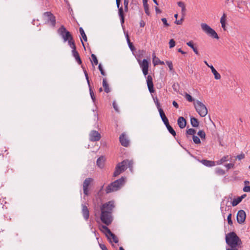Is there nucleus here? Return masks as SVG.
<instances>
[{"label": "nucleus", "instance_id": "nucleus-1", "mask_svg": "<svg viewBox=\"0 0 250 250\" xmlns=\"http://www.w3.org/2000/svg\"><path fill=\"white\" fill-rule=\"evenodd\" d=\"M114 208V204L111 201L105 203L101 207L100 219L106 226L110 225L113 221L112 212Z\"/></svg>", "mask_w": 250, "mask_h": 250}, {"label": "nucleus", "instance_id": "nucleus-2", "mask_svg": "<svg viewBox=\"0 0 250 250\" xmlns=\"http://www.w3.org/2000/svg\"><path fill=\"white\" fill-rule=\"evenodd\" d=\"M226 242L229 247H239L242 241L234 232H231L226 235Z\"/></svg>", "mask_w": 250, "mask_h": 250}, {"label": "nucleus", "instance_id": "nucleus-3", "mask_svg": "<svg viewBox=\"0 0 250 250\" xmlns=\"http://www.w3.org/2000/svg\"><path fill=\"white\" fill-rule=\"evenodd\" d=\"M125 180L124 177H122L119 179L110 183L106 188V193H109L119 190L124 186Z\"/></svg>", "mask_w": 250, "mask_h": 250}, {"label": "nucleus", "instance_id": "nucleus-4", "mask_svg": "<svg viewBox=\"0 0 250 250\" xmlns=\"http://www.w3.org/2000/svg\"><path fill=\"white\" fill-rule=\"evenodd\" d=\"M196 111L202 117H205L208 114V109L206 106L199 100H196L193 103Z\"/></svg>", "mask_w": 250, "mask_h": 250}, {"label": "nucleus", "instance_id": "nucleus-5", "mask_svg": "<svg viewBox=\"0 0 250 250\" xmlns=\"http://www.w3.org/2000/svg\"><path fill=\"white\" fill-rule=\"evenodd\" d=\"M202 29L208 35L211 37L218 39L219 37L217 33L206 23H202L201 24Z\"/></svg>", "mask_w": 250, "mask_h": 250}, {"label": "nucleus", "instance_id": "nucleus-6", "mask_svg": "<svg viewBox=\"0 0 250 250\" xmlns=\"http://www.w3.org/2000/svg\"><path fill=\"white\" fill-rule=\"evenodd\" d=\"M58 33L62 37L64 42H67L69 39L72 37L70 32L68 31L63 25H62L58 29Z\"/></svg>", "mask_w": 250, "mask_h": 250}, {"label": "nucleus", "instance_id": "nucleus-7", "mask_svg": "<svg viewBox=\"0 0 250 250\" xmlns=\"http://www.w3.org/2000/svg\"><path fill=\"white\" fill-rule=\"evenodd\" d=\"M43 17L48 24H50L53 27L56 24V18L50 12H46L43 13Z\"/></svg>", "mask_w": 250, "mask_h": 250}, {"label": "nucleus", "instance_id": "nucleus-8", "mask_svg": "<svg viewBox=\"0 0 250 250\" xmlns=\"http://www.w3.org/2000/svg\"><path fill=\"white\" fill-rule=\"evenodd\" d=\"M125 169V160L119 163L116 167L113 174V177H116L120 175Z\"/></svg>", "mask_w": 250, "mask_h": 250}, {"label": "nucleus", "instance_id": "nucleus-9", "mask_svg": "<svg viewBox=\"0 0 250 250\" xmlns=\"http://www.w3.org/2000/svg\"><path fill=\"white\" fill-rule=\"evenodd\" d=\"M116 1L117 6L119 9V15L120 17L122 26L124 32V33H125V28L124 27V21H125L124 10L122 6L120 7L121 0H116Z\"/></svg>", "mask_w": 250, "mask_h": 250}, {"label": "nucleus", "instance_id": "nucleus-10", "mask_svg": "<svg viewBox=\"0 0 250 250\" xmlns=\"http://www.w3.org/2000/svg\"><path fill=\"white\" fill-rule=\"evenodd\" d=\"M89 140L91 142H97L100 140L101 134L97 131L92 130L89 133Z\"/></svg>", "mask_w": 250, "mask_h": 250}, {"label": "nucleus", "instance_id": "nucleus-11", "mask_svg": "<svg viewBox=\"0 0 250 250\" xmlns=\"http://www.w3.org/2000/svg\"><path fill=\"white\" fill-rule=\"evenodd\" d=\"M92 181V179L90 178H87L85 179L83 183V193L85 195L87 196L89 194L88 187L90 185V183Z\"/></svg>", "mask_w": 250, "mask_h": 250}, {"label": "nucleus", "instance_id": "nucleus-12", "mask_svg": "<svg viewBox=\"0 0 250 250\" xmlns=\"http://www.w3.org/2000/svg\"><path fill=\"white\" fill-rule=\"evenodd\" d=\"M246 214L244 210H240L237 213V221L238 223L241 224L244 223L246 220Z\"/></svg>", "mask_w": 250, "mask_h": 250}, {"label": "nucleus", "instance_id": "nucleus-13", "mask_svg": "<svg viewBox=\"0 0 250 250\" xmlns=\"http://www.w3.org/2000/svg\"><path fill=\"white\" fill-rule=\"evenodd\" d=\"M141 67L144 75L146 76L148 73V62L146 59H144L141 63H140Z\"/></svg>", "mask_w": 250, "mask_h": 250}, {"label": "nucleus", "instance_id": "nucleus-14", "mask_svg": "<svg viewBox=\"0 0 250 250\" xmlns=\"http://www.w3.org/2000/svg\"><path fill=\"white\" fill-rule=\"evenodd\" d=\"M83 72H84V75L85 76V78L87 80V83L89 86V92H90L91 98L93 102H95L96 101V97L95 96L94 93L90 86L88 74L85 70H83Z\"/></svg>", "mask_w": 250, "mask_h": 250}, {"label": "nucleus", "instance_id": "nucleus-15", "mask_svg": "<svg viewBox=\"0 0 250 250\" xmlns=\"http://www.w3.org/2000/svg\"><path fill=\"white\" fill-rule=\"evenodd\" d=\"M146 83L149 92L151 93H153L154 92L153 83L152 81V78L150 75H148L147 77Z\"/></svg>", "mask_w": 250, "mask_h": 250}, {"label": "nucleus", "instance_id": "nucleus-16", "mask_svg": "<svg viewBox=\"0 0 250 250\" xmlns=\"http://www.w3.org/2000/svg\"><path fill=\"white\" fill-rule=\"evenodd\" d=\"M82 212L83 218L87 220L89 217V211L88 208L85 205L82 204Z\"/></svg>", "mask_w": 250, "mask_h": 250}, {"label": "nucleus", "instance_id": "nucleus-17", "mask_svg": "<svg viewBox=\"0 0 250 250\" xmlns=\"http://www.w3.org/2000/svg\"><path fill=\"white\" fill-rule=\"evenodd\" d=\"M106 236L110 243L114 242L115 243H117L118 242V239L117 237L111 231H110V233H109Z\"/></svg>", "mask_w": 250, "mask_h": 250}, {"label": "nucleus", "instance_id": "nucleus-18", "mask_svg": "<svg viewBox=\"0 0 250 250\" xmlns=\"http://www.w3.org/2000/svg\"><path fill=\"white\" fill-rule=\"evenodd\" d=\"M177 124L181 128H184L186 127L187 122L186 119L183 117H180L178 119Z\"/></svg>", "mask_w": 250, "mask_h": 250}, {"label": "nucleus", "instance_id": "nucleus-19", "mask_svg": "<svg viewBox=\"0 0 250 250\" xmlns=\"http://www.w3.org/2000/svg\"><path fill=\"white\" fill-rule=\"evenodd\" d=\"M226 22H227V16L225 13H223V15L220 19V23L221 26L224 31H226Z\"/></svg>", "mask_w": 250, "mask_h": 250}, {"label": "nucleus", "instance_id": "nucleus-20", "mask_svg": "<svg viewBox=\"0 0 250 250\" xmlns=\"http://www.w3.org/2000/svg\"><path fill=\"white\" fill-rule=\"evenodd\" d=\"M72 53L73 56L75 58V60L79 64H81L82 63V62L80 58L79 53L76 50V48L72 50Z\"/></svg>", "mask_w": 250, "mask_h": 250}, {"label": "nucleus", "instance_id": "nucleus-21", "mask_svg": "<svg viewBox=\"0 0 250 250\" xmlns=\"http://www.w3.org/2000/svg\"><path fill=\"white\" fill-rule=\"evenodd\" d=\"M105 160V159L104 156H100L99 158H98L97 160L96 163L97 166L101 168H103L104 167Z\"/></svg>", "mask_w": 250, "mask_h": 250}, {"label": "nucleus", "instance_id": "nucleus-22", "mask_svg": "<svg viewBox=\"0 0 250 250\" xmlns=\"http://www.w3.org/2000/svg\"><path fill=\"white\" fill-rule=\"evenodd\" d=\"M159 114L164 124L165 125H167V124L168 125V124H169L168 120L166 116V115L162 108L159 109Z\"/></svg>", "mask_w": 250, "mask_h": 250}, {"label": "nucleus", "instance_id": "nucleus-23", "mask_svg": "<svg viewBox=\"0 0 250 250\" xmlns=\"http://www.w3.org/2000/svg\"><path fill=\"white\" fill-rule=\"evenodd\" d=\"M237 7L240 9V12H244V7H247V3L246 1L241 0L238 2Z\"/></svg>", "mask_w": 250, "mask_h": 250}, {"label": "nucleus", "instance_id": "nucleus-24", "mask_svg": "<svg viewBox=\"0 0 250 250\" xmlns=\"http://www.w3.org/2000/svg\"><path fill=\"white\" fill-rule=\"evenodd\" d=\"M201 162L204 165L208 167H213L216 165V162L207 160H202Z\"/></svg>", "mask_w": 250, "mask_h": 250}, {"label": "nucleus", "instance_id": "nucleus-25", "mask_svg": "<svg viewBox=\"0 0 250 250\" xmlns=\"http://www.w3.org/2000/svg\"><path fill=\"white\" fill-rule=\"evenodd\" d=\"M231 158L229 155H226L223 156L220 160L216 162L217 165H220L223 163L229 161Z\"/></svg>", "mask_w": 250, "mask_h": 250}, {"label": "nucleus", "instance_id": "nucleus-26", "mask_svg": "<svg viewBox=\"0 0 250 250\" xmlns=\"http://www.w3.org/2000/svg\"><path fill=\"white\" fill-rule=\"evenodd\" d=\"M152 56L154 65H156L159 64L161 65L164 64V62L163 61H161L158 58L156 57L154 54H153Z\"/></svg>", "mask_w": 250, "mask_h": 250}, {"label": "nucleus", "instance_id": "nucleus-27", "mask_svg": "<svg viewBox=\"0 0 250 250\" xmlns=\"http://www.w3.org/2000/svg\"><path fill=\"white\" fill-rule=\"evenodd\" d=\"M103 86L104 88V91L106 93H109L110 91V88L109 87V85L106 81V79L104 78L103 80Z\"/></svg>", "mask_w": 250, "mask_h": 250}, {"label": "nucleus", "instance_id": "nucleus-28", "mask_svg": "<svg viewBox=\"0 0 250 250\" xmlns=\"http://www.w3.org/2000/svg\"><path fill=\"white\" fill-rule=\"evenodd\" d=\"M126 41H127V43H128V46H129L130 49L131 50V51L133 53H134V52H135L136 50V48H135V46H134L133 43L130 42V41L128 38V35L127 34H126Z\"/></svg>", "mask_w": 250, "mask_h": 250}, {"label": "nucleus", "instance_id": "nucleus-29", "mask_svg": "<svg viewBox=\"0 0 250 250\" xmlns=\"http://www.w3.org/2000/svg\"><path fill=\"white\" fill-rule=\"evenodd\" d=\"M186 44H187V45L189 47H191L193 49L194 52L196 55H198L199 54V52H198V51L197 50V47L194 46L193 41H189V42H187Z\"/></svg>", "mask_w": 250, "mask_h": 250}, {"label": "nucleus", "instance_id": "nucleus-30", "mask_svg": "<svg viewBox=\"0 0 250 250\" xmlns=\"http://www.w3.org/2000/svg\"><path fill=\"white\" fill-rule=\"evenodd\" d=\"M190 123L193 127H197L199 126V122L198 120L193 117H190Z\"/></svg>", "mask_w": 250, "mask_h": 250}, {"label": "nucleus", "instance_id": "nucleus-31", "mask_svg": "<svg viewBox=\"0 0 250 250\" xmlns=\"http://www.w3.org/2000/svg\"><path fill=\"white\" fill-rule=\"evenodd\" d=\"M67 41L68 42V45L70 46L72 50L76 48L73 37H71Z\"/></svg>", "mask_w": 250, "mask_h": 250}, {"label": "nucleus", "instance_id": "nucleus-32", "mask_svg": "<svg viewBox=\"0 0 250 250\" xmlns=\"http://www.w3.org/2000/svg\"><path fill=\"white\" fill-rule=\"evenodd\" d=\"M101 230L104 232L106 236L109 233H110L111 230L107 228V226L102 225L101 227Z\"/></svg>", "mask_w": 250, "mask_h": 250}, {"label": "nucleus", "instance_id": "nucleus-33", "mask_svg": "<svg viewBox=\"0 0 250 250\" xmlns=\"http://www.w3.org/2000/svg\"><path fill=\"white\" fill-rule=\"evenodd\" d=\"M133 162L132 160L126 161V169L127 168H129L130 169V171L132 172L133 171Z\"/></svg>", "mask_w": 250, "mask_h": 250}, {"label": "nucleus", "instance_id": "nucleus-34", "mask_svg": "<svg viewBox=\"0 0 250 250\" xmlns=\"http://www.w3.org/2000/svg\"><path fill=\"white\" fill-rule=\"evenodd\" d=\"M167 130H168V131L173 136H175L176 134V132L175 131V130L173 129V128L169 125V124H168V125L167 124V125H166Z\"/></svg>", "mask_w": 250, "mask_h": 250}, {"label": "nucleus", "instance_id": "nucleus-35", "mask_svg": "<svg viewBox=\"0 0 250 250\" xmlns=\"http://www.w3.org/2000/svg\"><path fill=\"white\" fill-rule=\"evenodd\" d=\"M120 142L121 145L125 146V134L123 133L119 137Z\"/></svg>", "mask_w": 250, "mask_h": 250}, {"label": "nucleus", "instance_id": "nucleus-36", "mask_svg": "<svg viewBox=\"0 0 250 250\" xmlns=\"http://www.w3.org/2000/svg\"><path fill=\"white\" fill-rule=\"evenodd\" d=\"M242 201L238 197L237 198L234 199L231 202V205L233 207H235L237 206L238 204H239Z\"/></svg>", "mask_w": 250, "mask_h": 250}, {"label": "nucleus", "instance_id": "nucleus-37", "mask_svg": "<svg viewBox=\"0 0 250 250\" xmlns=\"http://www.w3.org/2000/svg\"><path fill=\"white\" fill-rule=\"evenodd\" d=\"M79 31H80V34H81V35L83 40L84 41L86 42L87 41V37H86V35H85V34L84 33V31L83 29V28L82 27H80L79 28Z\"/></svg>", "mask_w": 250, "mask_h": 250}, {"label": "nucleus", "instance_id": "nucleus-38", "mask_svg": "<svg viewBox=\"0 0 250 250\" xmlns=\"http://www.w3.org/2000/svg\"><path fill=\"white\" fill-rule=\"evenodd\" d=\"M215 172L217 174H218L219 175H223L225 174V170L221 168H216Z\"/></svg>", "mask_w": 250, "mask_h": 250}, {"label": "nucleus", "instance_id": "nucleus-39", "mask_svg": "<svg viewBox=\"0 0 250 250\" xmlns=\"http://www.w3.org/2000/svg\"><path fill=\"white\" fill-rule=\"evenodd\" d=\"M212 73L213 74L214 76V78L216 80H220L221 79L220 74L216 70V69L212 71Z\"/></svg>", "mask_w": 250, "mask_h": 250}, {"label": "nucleus", "instance_id": "nucleus-40", "mask_svg": "<svg viewBox=\"0 0 250 250\" xmlns=\"http://www.w3.org/2000/svg\"><path fill=\"white\" fill-rule=\"evenodd\" d=\"M185 98L187 99V100L190 102H194V100L193 99V98L188 93H186L185 94Z\"/></svg>", "mask_w": 250, "mask_h": 250}, {"label": "nucleus", "instance_id": "nucleus-41", "mask_svg": "<svg viewBox=\"0 0 250 250\" xmlns=\"http://www.w3.org/2000/svg\"><path fill=\"white\" fill-rule=\"evenodd\" d=\"M193 142L196 144H199L201 143L200 140L198 137L193 135L192 136Z\"/></svg>", "mask_w": 250, "mask_h": 250}, {"label": "nucleus", "instance_id": "nucleus-42", "mask_svg": "<svg viewBox=\"0 0 250 250\" xmlns=\"http://www.w3.org/2000/svg\"><path fill=\"white\" fill-rule=\"evenodd\" d=\"M197 134L201 137V138L205 139L206 133L203 130L199 131Z\"/></svg>", "mask_w": 250, "mask_h": 250}, {"label": "nucleus", "instance_id": "nucleus-43", "mask_svg": "<svg viewBox=\"0 0 250 250\" xmlns=\"http://www.w3.org/2000/svg\"><path fill=\"white\" fill-rule=\"evenodd\" d=\"M187 133L188 135H192L193 136L196 133V130L194 129L190 128L187 130Z\"/></svg>", "mask_w": 250, "mask_h": 250}, {"label": "nucleus", "instance_id": "nucleus-44", "mask_svg": "<svg viewBox=\"0 0 250 250\" xmlns=\"http://www.w3.org/2000/svg\"><path fill=\"white\" fill-rule=\"evenodd\" d=\"M91 58L92 59V61L95 65H97L98 63V61L95 55L92 54H91Z\"/></svg>", "mask_w": 250, "mask_h": 250}, {"label": "nucleus", "instance_id": "nucleus-45", "mask_svg": "<svg viewBox=\"0 0 250 250\" xmlns=\"http://www.w3.org/2000/svg\"><path fill=\"white\" fill-rule=\"evenodd\" d=\"M225 167L227 168V169H229L230 168H234V164L233 163H229L225 165Z\"/></svg>", "mask_w": 250, "mask_h": 250}, {"label": "nucleus", "instance_id": "nucleus-46", "mask_svg": "<svg viewBox=\"0 0 250 250\" xmlns=\"http://www.w3.org/2000/svg\"><path fill=\"white\" fill-rule=\"evenodd\" d=\"M231 216H232L231 214L229 213L228 215V217H227L228 222L229 225H232L233 224V222L231 220Z\"/></svg>", "mask_w": 250, "mask_h": 250}, {"label": "nucleus", "instance_id": "nucleus-47", "mask_svg": "<svg viewBox=\"0 0 250 250\" xmlns=\"http://www.w3.org/2000/svg\"><path fill=\"white\" fill-rule=\"evenodd\" d=\"M145 4L146 5H144L145 13L146 14V15H149L150 12L149 10L148 4Z\"/></svg>", "mask_w": 250, "mask_h": 250}, {"label": "nucleus", "instance_id": "nucleus-48", "mask_svg": "<svg viewBox=\"0 0 250 250\" xmlns=\"http://www.w3.org/2000/svg\"><path fill=\"white\" fill-rule=\"evenodd\" d=\"M169 48H171L175 46V42L173 39L170 40L169 42Z\"/></svg>", "mask_w": 250, "mask_h": 250}, {"label": "nucleus", "instance_id": "nucleus-49", "mask_svg": "<svg viewBox=\"0 0 250 250\" xmlns=\"http://www.w3.org/2000/svg\"><path fill=\"white\" fill-rule=\"evenodd\" d=\"M98 68H99V69L101 72V74L103 75V76H105V72L104 71L103 67H102V64L100 63L99 64V66H98Z\"/></svg>", "mask_w": 250, "mask_h": 250}, {"label": "nucleus", "instance_id": "nucleus-50", "mask_svg": "<svg viewBox=\"0 0 250 250\" xmlns=\"http://www.w3.org/2000/svg\"><path fill=\"white\" fill-rule=\"evenodd\" d=\"M166 63L168 65L170 71H172L173 69V64L170 61H167Z\"/></svg>", "mask_w": 250, "mask_h": 250}, {"label": "nucleus", "instance_id": "nucleus-51", "mask_svg": "<svg viewBox=\"0 0 250 250\" xmlns=\"http://www.w3.org/2000/svg\"><path fill=\"white\" fill-rule=\"evenodd\" d=\"M183 21H184V17H182V18L180 20H176L175 21V23L177 25H181L182 24Z\"/></svg>", "mask_w": 250, "mask_h": 250}, {"label": "nucleus", "instance_id": "nucleus-52", "mask_svg": "<svg viewBox=\"0 0 250 250\" xmlns=\"http://www.w3.org/2000/svg\"><path fill=\"white\" fill-rule=\"evenodd\" d=\"M243 190L246 192H250V186H245L243 189Z\"/></svg>", "mask_w": 250, "mask_h": 250}, {"label": "nucleus", "instance_id": "nucleus-53", "mask_svg": "<svg viewBox=\"0 0 250 250\" xmlns=\"http://www.w3.org/2000/svg\"><path fill=\"white\" fill-rule=\"evenodd\" d=\"M161 20L165 26L168 27L169 26V24L167 23V20L166 18H162Z\"/></svg>", "mask_w": 250, "mask_h": 250}, {"label": "nucleus", "instance_id": "nucleus-54", "mask_svg": "<svg viewBox=\"0 0 250 250\" xmlns=\"http://www.w3.org/2000/svg\"><path fill=\"white\" fill-rule=\"evenodd\" d=\"M245 158V154L243 153H241L240 155H238L236 156V159H238L239 160L243 159Z\"/></svg>", "mask_w": 250, "mask_h": 250}, {"label": "nucleus", "instance_id": "nucleus-55", "mask_svg": "<svg viewBox=\"0 0 250 250\" xmlns=\"http://www.w3.org/2000/svg\"><path fill=\"white\" fill-rule=\"evenodd\" d=\"M99 246L102 250H108V249H107L106 247L104 244L99 243Z\"/></svg>", "mask_w": 250, "mask_h": 250}, {"label": "nucleus", "instance_id": "nucleus-56", "mask_svg": "<svg viewBox=\"0 0 250 250\" xmlns=\"http://www.w3.org/2000/svg\"><path fill=\"white\" fill-rule=\"evenodd\" d=\"M186 6H185V7L181 8V13L182 14V17H184V16L186 14Z\"/></svg>", "mask_w": 250, "mask_h": 250}, {"label": "nucleus", "instance_id": "nucleus-57", "mask_svg": "<svg viewBox=\"0 0 250 250\" xmlns=\"http://www.w3.org/2000/svg\"><path fill=\"white\" fill-rule=\"evenodd\" d=\"M177 4L181 8L185 6V3L182 1L178 2Z\"/></svg>", "mask_w": 250, "mask_h": 250}, {"label": "nucleus", "instance_id": "nucleus-58", "mask_svg": "<svg viewBox=\"0 0 250 250\" xmlns=\"http://www.w3.org/2000/svg\"><path fill=\"white\" fill-rule=\"evenodd\" d=\"M113 107L114 108V109L117 111V112H119V109L118 108V107H117V105L116 104V103L115 102H114L113 103Z\"/></svg>", "mask_w": 250, "mask_h": 250}, {"label": "nucleus", "instance_id": "nucleus-59", "mask_svg": "<svg viewBox=\"0 0 250 250\" xmlns=\"http://www.w3.org/2000/svg\"><path fill=\"white\" fill-rule=\"evenodd\" d=\"M227 250H238L237 247H230L229 248L227 249Z\"/></svg>", "mask_w": 250, "mask_h": 250}, {"label": "nucleus", "instance_id": "nucleus-60", "mask_svg": "<svg viewBox=\"0 0 250 250\" xmlns=\"http://www.w3.org/2000/svg\"><path fill=\"white\" fill-rule=\"evenodd\" d=\"M172 104L173 105L176 107V108H178V104L175 102V101H173V103H172Z\"/></svg>", "mask_w": 250, "mask_h": 250}, {"label": "nucleus", "instance_id": "nucleus-61", "mask_svg": "<svg viewBox=\"0 0 250 250\" xmlns=\"http://www.w3.org/2000/svg\"><path fill=\"white\" fill-rule=\"evenodd\" d=\"M145 25V23L143 21H141L140 22V26L141 27H144Z\"/></svg>", "mask_w": 250, "mask_h": 250}, {"label": "nucleus", "instance_id": "nucleus-62", "mask_svg": "<svg viewBox=\"0 0 250 250\" xmlns=\"http://www.w3.org/2000/svg\"><path fill=\"white\" fill-rule=\"evenodd\" d=\"M156 104L157 105L158 111H159V109L161 108V107H160V103H159V102L158 101H157V102H156Z\"/></svg>", "mask_w": 250, "mask_h": 250}, {"label": "nucleus", "instance_id": "nucleus-63", "mask_svg": "<svg viewBox=\"0 0 250 250\" xmlns=\"http://www.w3.org/2000/svg\"><path fill=\"white\" fill-rule=\"evenodd\" d=\"M178 51L179 52H180V53H182V54H185L186 53L185 52L183 51L181 49V48H179V49H178Z\"/></svg>", "mask_w": 250, "mask_h": 250}, {"label": "nucleus", "instance_id": "nucleus-64", "mask_svg": "<svg viewBox=\"0 0 250 250\" xmlns=\"http://www.w3.org/2000/svg\"><path fill=\"white\" fill-rule=\"evenodd\" d=\"M246 194H244L243 195H242V196L239 197L240 198V199H241V200L242 201L244 198H245L246 197Z\"/></svg>", "mask_w": 250, "mask_h": 250}]
</instances>
